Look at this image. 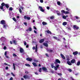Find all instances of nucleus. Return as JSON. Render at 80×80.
<instances>
[{"instance_id":"7","label":"nucleus","mask_w":80,"mask_h":80,"mask_svg":"<svg viewBox=\"0 0 80 80\" xmlns=\"http://www.w3.org/2000/svg\"><path fill=\"white\" fill-rule=\"evenodd\" d=\"M73 28L74 30H75V29H76V30H78V29L79 28V27H78V26H77L76 25H74L73 26Z\"/></svg>"},{"instance_id":"56","label":"nucleus","mask_w":80,"mask_h":80,"mask_svg":"<svg viewBox=\"0 0 80 80\" xmlns=\"http://www.w3.org/2000/svg\"><path fill=\"white\" fill-rule=\"evenodd\" d=\"M47 8L48 10H49L50 9V7L48 6L47 7Z\"/></svg>"},{"instance_id":"46","label":"nucleus","mask_w":80,"mask_h":80,"mask_svg":"<svg viewBox=\"0 0 80 80\" xmlns=\"http://www.w3.org/2000/svg\"><path fill=\"white\" fill-rule=\"evenodd\" d=\"M4 50H6L7 49V47L5 46H4L3 47Z\"/></svg>"},{"instance_id":"19","label":"nucleus","mask_w":80,"mask_h":80,"mask_svg":"<svg viewBox=\"0 0 80 80\" xmlns=\"http://www.w3.org/2000/svg\"><path fill=\"white\" fill-rule=\"evenodd\" d=\"M67 63H68V65H72L71 62L69 61H68L67 62Z\"/></svg>"},{"instance_id":"49","label":"nucleus","mask_w":80,"mask_h":80,"mask_svg":"<svg viewBox=\"0 0 80 80\" xmlns=\"http://www.w3.org/2000/svg\"><path fill=\"white\" fill-rule=\"evenodd\" d=\"M69 72H72V70L71 69H68Z\"/></svg>"},{"instance_id":"11","label":"nucleus","mask_w":80,"mask_h":80,"mask_svg":"<svg viewBox=\"0 0 80 80\" xmlns=\"http://www.w3.org/2000/svg\"><path fill=\"white\" fill-rule=\"evenodd\" d=\"M44 41H45V39H42L39 40V42L40 43H42L44 42Z\"/></svg>"},{"instance_id":"47","label":"nucleus","mask_w":80,"mask_h":80,"mask_svg":"<svg viewBox=\"0 0 80 80\" xmlns=\"http://www.w3.org/2000/svg\"><path fill=\"white\" fill-rule=\"evenodd\" d=\"M66 10H67L68 12H69V11H70V9L68 8H66Z\"/></svg>"},{"instance_id":"62","label":"nucleus","mask_w":80,"mask_h":80,"mask_svg":"<svg viewBox=\"0 0 80 80\" xmlns=\"http://www.w3.org/2000/svg\"><path fill=\"white\" fill-rule=\"evenodd\" d=\"M13 78L11 77L10 78V80H13Z\"/></svg>"},{"instance_id":"44","label":"nucleus","mask_w":80,"mask_h":80,"mask_svg":"<svg viewBox=\"0 0 80 80\" xmlns=\"http://www.w3.org/2000/svg\"><path fill=\"white\" fill-rule=\"evenodd\" d=\"M58 75H59L60 76H62V74L61 73H58Z\"/></svg>"},{"instance_id":"53","label":"nucleus","mask_w":80,"mask_h":80,"mask_svg":"<svg viewBox=\"0 0 80 80\" xmlns=\"http://www.w3.org/2000/svg\"><path fill=\"white\" fill-rule=\"evenodd\" d=\"M68 30H71V28H70V27H68Z\"/></svg>"},{"instance_id":"25","label":"nucleus","mask_w":80,"mask_h":80,"mask_svg":"<svg viewBox=\"0 0 80 80\" xmlns=\"http://www.w3.org/2000/svg\"><path fill=\"white\" fill-rule=\"evenodd\" d=\"M5 6L6 7V8H9V6L8 5V4H5Z\"/></svg>"},{"instance_id":"42","label":"nucleus","mask_w":80,"mask_h":80,"mask_svg":"<svg viewBox=\"0 0 80 80\" xmlns=\"http://www.w3.org/2000/svg\"><path fill=\"white\" fill-rule=\"evenodd\" d=\"M8 27L7 25V24L6 25H3V27L5 28H6V27Z\"/></svg>"},{"instance_id":"33","label":"nucleus","mask_w":80,"mask_h":80,"mask_svg":"<svg viewBox=\"0 0 80 80\" xmlns=\"http://www.w3.org/2000/svg\"><path fill=\"white\" fill-rule=\"evenodd\" d=\"M5 38L3 37H2L1 38V40H3V39H5Z\"/></svg>"},{"instance_id":"22","label":"nucleus","mask_w":80,"mask_h":80,"mask_svg":"<svg viewBox=\"0 0 80 80\" xmlns=\"http://www.w3.org/2000/svg\"><path fill=\"white\" fill-rule=\"evenodd\" d=\"M42 24L43 25H47V23L46 22H42Z\"/></svg>"},{"instance_id":"52","label":"nucleus","mask_w":80,"mask_h":80,"mask_svg":"<svg viewBox=\"0 0 80 80\" xmlns=\"http://www.w3.org/2000/svg\"><path fill=\"white\" fill-rule=\"evenodd\" d=\"M40 2H41V3H43V0H40Z\"/></svg>"},{"instance_id":"28","label":"nucleus","mask_w":80,"mask_h":80,"mask_svg":"<svg viewBox=\"0 0 80 80\" xmlns=\"http://www.w3.org/2000/svg\"><path fill=\"white\" fill-rule=\"evenodd\" d=\"M25 65L26 66V67H31V66H30V65L28 64H25Z\"/></svg>"},{"instance_id":"12","label":"nucleus","mask_w":80,"mask_h":80,"mask_svg":"<svg viewBox=\"0 0 80 80\" xmlns=\"http://www.w3.org/2000/svg\"><path fill=\"white\" fill-rule=\"evenodd\" d=\"M43 45L46 47H48V44L46 42L43 43Z\"/></svg>"},{"instance_id":"40","label":"nucleus","mask_w":80,"mask_h":80,"mask_svg":"<svg viewBox=\"0 0 80 80\" xmlns=\"http://www.w3.org/2000/svg\"><path fill=\"white\" fill-rule=\"evenodd\" d=\"M61 12H62V13H65V11L64 10H62L61 11Z\"/></svg>"},{"instance_id":"1","label":"nucleus","mask_w":80,"mask_h":80,"mask_svg":"<svg viewBox=\"0 0 80 80\" xmlns=\"http://www.w3.org/2000/svg\"><path fill=\"white\" fill-rule=\"evenodd\" d=\"M61 63V62L58 59H56L55 61L54 62V63L55 65H57L58 63Z\"/></svg>"},{"instance_id":"13","label":"nucleus","mask_w":80,"mask_h":80,"mask_svg":"<svg viewBox=\"0 0 80 80\" xmlns=\"http://www.w3.org/2000/svg\"><path fill=\"white\" fill-rule=\"evenodd\" d=\"M76 61H75V59H72L71 61V63H75Z\"/></svg>"},{"instance_id":"16","label":"nucleus","mask_w":80,"mask_h":80,"mask_svg":"<svg viewBox=\"0 0 80 80\" xmlns=\"http://www.w3.org/2000/svg\"><path fill=\"white\" fill-rule=\"evenodd\" d=\"M32 64L33 65V66H34V67H38V65H37V63H36L35 62H32Z\"/></svg>"},{"instance_id":"17","label":"nucleus","mask_w":80,"mask_h":80,"mask_svg":"<svg viewBox=\"0 0 80 80\" xmlns=\"http://www.w3.org/2000/svg\"><path fill=\"white\" fill-rule=\"evenodd\" d=\"M53 38H54L55 40H58V41H60V39L58 38H57V37H56L54 36L53 37Z\"/></svg>"},{"instance_id":"35","label":"nucleus","mask_w":80,"mask_h":80,"mask_svg":"<svg viewBox=\"0 0 80 80\" xmlns=\"http://www.w3.org/2000/svg\"><path fill=\"white\" fill-rule=\"evenodd\" d=\"M12 55L13 57H17V55H16V54L15 53L12 54Z\"/></svg>"},{"instance_id":"6","label":"nucleus","mask_w":80,"mask_h":80,"mask_svg":"<svg viewBox=\"0 0 80 80\" xmlns=\"http://www.w3.org/2000/svg\"><path fill=\"white\" fill-rule=\"evenodd\" d=\"M26 60H27L28 62H32V58H30L28 57L26 59Z\"/></svg>"},{"instance_id":"2","label":"nucleus","mask_w":80,"mask_h":80,"mask_svg":"<svg viewBox=\"0 0 80 80\" xmlns=\"http://www.w3.org/2000/svg\"><path fill=\"white\" fill-rule=\"evenodd\" d=\"M51 67L52 68H54V70H57V69H58V68H56L55 66H54V64H53V63H52L51 64Z\"/></svg>"},{"instance_id":"51","label":"nucleus","mask_w":80,"mask_h":80,"mask_svg":"<svg viewBox=\"0 0 80 80\" xmlns=\"http://www.w3.org/2000/svg\"><path fill=\"white\" fill-rule=\"evenodd\" d=\"M24 45H27V42L25 41H24Z\"/></svg>"},{"instance_id":"41","label":"nucleus","mask_w":80,"mask_h":80,"mask_svg":"<svg viewBox=\"0 0 80 80\" xmlns=\"http://www.w3.org/2000/svg\"><path fill=\"white\" fill-rule=\"evenodd\" d=\"M13 68L14 70H15V64L14 63H13Z\"/></svg>"},{"instance_id":"32","label":"nucleus","mask_w":80,"mask_h":80,"mask_svg":"<svg viewBox=\"0 0 80 80\" xmlns=\"http://www.w3.org/2000/svg\"><path fill=\"white\" fill-rule=\"evenodd\" d=\"M37 46H38L37 44L36 45V49H35L36 52H37V48H38Z\"/></svg>"},{"instance_id":"45","label":"nucleus","mask_w":80,"mask_h":80,"mask_svg":"<svg viewBox=\"0 0 80 80\" xmlns=\"http://www.w3.org/2000/svg\"><path fill=\"white\" fill-rule=\"evenodd\" d=\"M62 18H64V19H66V16H63Z\"/></svg>"},{"instance_id":"48","label":"nucleus","mask_w":80,"mask_h":80,"mask_svg":"<svg viewBox=\"0 0 80 80\" xmlns=\"http://www.w3.org/2000/svg\"><path fill=\"white\" fill-rule=\"evenodd\" d=\"M11 74L12 75V76H13V77H15V74H13V72H11Z\"/></svg>"},{"instance_id":"9","label":"nucleus","mask_w":80,"mask_h":80,"mask_svg":"<svg viewBox=\"0 0 80 80\" xmlns=\"http://www.w3.org/2000/svg\"><path fill=\"white\" fill-rule=\"evenodd\" d=\"M23 78H25V79H29V76L27 75H25L23 76Z\"/></svg>"},{"instance_id":"64","label":"nucleus","mask_w":80,"mask_h":80,"mask_svg":"<svg viewBox=\"0 0 80 80\" xmlns=\"http://www.w3.org/2000/svg\"><path fill=\"white\" fill-rule=\"evenodd\" d=\"M34 32L35 33H37V32L35 30H34Z\"/></svg>"},{"instance_id":"14","label":"nucleus","mask_w":80,"mask_h":80,"mask_svg":"<svg viewBox=\"0 0 80 80\" xmlns=\"http://www.w3.org/2000/svg\"><path fill=\"white\" fill-rule=\"evenodd\" d=\"M78 51H75L74 52H73L72 54L73 55H77L78 54Z\"/></svg>"},{"instance_id":"30","label":"nucleus","mask_w":80,"mask_h":80,"mask_svg":"<svg viewBox=\"0 0 80 80\" xmlns=\"http://www.w3.org/2000/svg\"><path fill=\"white\" fill-rule=\"evenodd\" d=\"M32 28L31 27H29L28 28V30H29V31H30V32H31V31H32Z\"/></svg>"},{"instance_id":"55","label":"nucleus","mask_w":80,"mask_h":80,"mask_svg":"<svg viewBox=\"0 0 80 80\" xmlns=\"http://www.w3.org/2000/svg\"><path fill=\"white\" fill-rule=\"evenodd\" d=\"M8 67L7 66L6 67V70H8Z\"/></svg>"},{"instance_id":"8","label":"nucleus","mask_w":80,"mask_h":80,"mask_svg":"<svg viewBox=\"0 0 80 80\" xmlns=\"http://www.w3.org/2000/svg\"><path fill=\"white\" fill-rule=\"evenodd\" d=\"M24 19H25V20H27V19L28 20H30V17H27L26 16H24Z\"/></svg>"},{"instance_id":"37","label":"nucleus","mask_w":80,"mask_h":80,"mask_svg":"<svg viewBox=\"0 0 80 80\" xmlns=\"http://www.w3.org/2000/svg\"><path fill=\"white\" fill-rule=\"evenodd\" d=\"M59 66H60V65H59V64H58L56 66V67L58 68H59Z\"/></svg>"},{"instance_id":"31","label":"nucleus","mask_w":80,"mask_h":80,"mask_svg":"<svg viewBox=\"0 0 80 80\" xmlns=\"http://www.w3.org/2000/svg\"><path fill=\"white\" fill-rule=\"evenodd\" d=\"M19 11L20 13H22V9L20 8H19Z\"/></svg>"},{"instance_id":"63","label":"nucleus","mask_w":80,"mask_h":80,"mask_svg":"<svg viewBox=\"0 0 80 80\" xmlns=\"http://www.w3.org/2000/svg\"><path fill=\"white\" fill-rule=\"evenodd\" d=\"M24 25H27V23L26 22H24Z\"/></svg>"},{"instance_id":"38","label":"nucleus","mask_w":80,"mask_h":80,"mask_svg":"<svg viewBox=\"0 0 80 80\" xmlns=\"http://www.w3.org/2000/svg\"><path fill=\"white\" fill-rule=\"evenodd\" d=\"M4 55H5V56H7V51L5 52Z\"/></svg>"},{"instance_id":"29","label":"nucleus","mask_w":80,"mask_h":80,"mask_svg":"<svg viewBox=\"0 0 80 80\" xmlns=\"http://www.w3.org/2000/svg\"><path fill=\"white\" fill-rule=\"evenodd\" d=\"M57 4H58V5H61V3H60V1H58L57 2Z\"/></svg>"},{"instance_id":"15","label":"nucleus","mask_w":80,"mask_h":80,"mask_svg":"<svg viewBox=\"0 0 80 80\" xmlns=\"http://www.w3.org/2000/svg\"><path fill=\"white\" fill-rule=\"evenodd\" d=\"M61 57L62 58L65 60V57L64 56V55H63L62 54H61Z\"/></svg>"},{"instance_id":"3","label":"nucleus","mask_w":80,"mask_h":80,"mask_svg":"<svg viewBox=\"0 0 80 80\" xmlns=\"http://www.w3.org/2000/svg\"><path fill=\"white\" fill-rule=\"evenodd\" d=\"M5 3L4 2H2L1 4V6L0 7V9H1V10H3V7L5 6Z\"/></svg>"},{"instance_id":"60","label":"nucleus","mask_w":80,"mask_h":80,"mask_svg":"<svg viewBox=\"0 0 80 80\" xmlns=\"http://www.w3.org/2000/svg\"><path fill=\"white\" fill-rule=\"evenodd\" d=\"M29 46L28 45H26V48H28Z\"/></svg>"},{"instance_id":"54","label":"nucleus","mask_w":80,"mask_h":80,"mask_svg":"<svg viewBox=\"0 0 80 80\" xmlns=\"http://www.w3.org/2000/svg\"><path fill=\"white\" fill-rule=\"evenodd\" d=\"M33 28H34V29H35V30H37V28H36V27L35 26H34L33 27Z\"/></svg>"},{"instance_id":"36","label":"nucleus","mask_w":80,"mask_h":80,"mask_svg":"<svg viewBox=\"0 0 80 80\" xmlns=\"http://www.w3.org/2000/svg\"><path fill=\"white\" fill-rule=\"evenodd\" d=\"M12 19L14 22H17V20H16V18H12Z\"/></svg>"},{"instance_id":"59","label":"nucleus","mask_w":80,"mask_h":80,"mask_svg":"<svg viewBox=\"0 0 80 80\" xmlns=\"http://www.w3.org/2000/svg\"><path fill=\"white\" fill-rule=\"evenodd\" d=\"M46 56H47V57H49V56H48V54H47V53L46 54Z\"/></svg>"},{"instance_id":"10","label":"nucleus","mask_w":80,"mask_h":80,"mask_svg":"<svg viewBox=\"0 0 80 80\" xmlns=\"http://www.w3.org/2000/svg\"><path fill=\"white\" fill-rule=\"evenodd\" d=\"M39 8L40 9V11H41V12H43L44 11H45V10L42 8V7L41 6H39Z\"/></svg>"},{"instance_id":"27","label":"nucleus","mask_w":80,"mask_h":80,"mask_svg":"<svg viewBox=\"0 0 80 80\" xmlns=\"http://www.w3.org/2000/svg\"><path fill=\"white\" fill-rule=\"evenodd\" d=\"M67 24V22H64L63 23H62V25H66Z\"/></svg>"},{"instance_id":"24","label":"nucleus","mask_w":80,"mask_h":80,"mask_svg":"<svg viewBox=\"0 0 80 80\" xmlns=\"http://www.w3.org/2000/svg\"><path fill=\"white\" fill-rule=\"evenodd\" d=\"M47 32L48 33H49V34H50V35L52 34V32H50V31H49V30H48Z\"/></svg>"},{"instance_id":"61","label":"nucleus","mask_w":80,"mask_h":80,"mask_svg":"<svg viewBox=\"0 0 80 80\" xmlns=\"http://www.w3.org/2000/svg\"><path fill=\"white\" fill-rule=\"evenodd\" d=\"M67 60L68 61H69V60H70V58H67Z\"/></svg>"},{"instance_id":"20","label":"nucleus","mask_w":80,"mask_h":80,"mask_svg":"<svg viewBox=\"0 0 80 80\" xmlns=\"http://www.w3.org/2000/svg\"><path fill=\"white\" fill-rule=\"evenodd\" d=\"M47 52H50L51 53H52V52H53V50L52 49H48L47 50Z\"/></svg>"},{"instance_id":"58","label":"nucleus","mask_w":80,"mask_h":80,"mask_svg":"<svg viewBox=\"0 0 80 80\" xmlns=\"http://www.w3.org/2000/svg\"><path fill=\"white\" fill-rule=\"evenodd\" d=\"M32 49L33 50H35V46L33 47V48H32Z\"/></svg>"},{"instance_id":"39","label":"nucleus","mask_w":80,"mask_h":80,"mask_svg":"<svg viewBox=\"0 0 80 80\" xmlns=\"http://www.w3.org/2000/svg\"><path fill=\"white\" fill-rule=\"evenodd\" d=\"M39 72H42V68H39Z\"/></svg>"},{"instance_id":"5","label":"nucleus","mask_w":80,"mask_h":80,"mask_svg":"<svg viewBox=\"0 0 80 80\" xmlns=\"http://www.w3.org/2000/svg\"><path fill=\"white\" fill-rule=\"evenodd\" d=\"M0 23L1 24H2V25H5V24H6V22H5V21L4 20H2L1 21Z\"/></svg>"},{"instance_id":"26","label":"nucleus","mask_w":80,"mask_h":80,"mask_svg":"<svg viewBox=\"0 0 80 80\" xmlns=\"http://www.w3.org/2000/svg\"><path fill=\"white\" fill-rule=\"evenodd\" d=\"M80 65V61H78L77 62V66H79Z\"/></svg>"},{"instance_id":"18","label":"nucleus","mask_w":80,"mask_h":80,"mask_svg":"<svg viewBox=\"0 0 80 80\" xmlns=\"http://www.w3.org/2000/svg\"><path fill=\"white\" fill-rule=\"evenodd\" d=\"M20 53H23V52H24L23 49V48H20Z\"/></svg>"},{"instance_id":"21","label":"nucleus","mask_w":80,"mask_h":80,"mask_svg":"<svg viewBox=\"0 0 80 80\" xmlns=\"http://www.w3.org/2000/svg\"><path fill=\"white\" fill-rule=\"evenodd\" d=\"M12 42H13L14 44H15V45H17V41L15 40H13Z\"/></svg>"},{"instance_id":"50","label":"nucleus","mask_w":80,"mask_h":80,"mask_svg":"<svg viewBox=\"0 0 80 80\" xmlns=\"http://www.w3.org/2000/svg\"><path fill=\"white\" fill-rule=\"evenodd\" d=\"M65 13L66 14H68V13H69V12L68 11L65 12Z\"/></svg>"},{"instance_id":"34","label":"nucleus","mask_w":80,"mask_h":80,"mask_svg":"<svg viewBox=\"0 0 80 80\" xmlns=\"http://www.w3.org/2000/svg\"><path fill=\"white\" fill-rule=\"evenodd\" d=\"M9 10L10 11H12V10H13V8L12 7L10 8L9 9Z\"/></svg>"},{"instance_id":"23","label":"nucleus","mask_w":80,"mask_h":80,"mask_svg":"<svg viewBox=\"0 0 80 80\" xmlns=\"http://www.w3.org/2000/svg\"><path fill=\"white\" fill-rule=\"evenodd\" d=\"M57 12H57V15H58L59 16H60V15H61V13H60L59 11H57Z\"/></svg>"},{"instance_id":"57","label":"nucleus","mask_w":80,"mask_h":80,"mask_svg":"<svg viewBox=\"0 0 80 80\" xmlns=\"http://www.w3.org/2000/svg\"><path fill=\"white\" fill-rule=\"evenodd\" d=\"M35 74H36V75H38V72H35Z\"/></svg>"},{"instance_id":"4","label":"nucleus","mask_w":80,"mask_h":80,"mask_svg":"<svg viewBox=\"0 0 80 80\" xmlns=\"http://www.w3.org/2000/svg\"><path fill=\"white\" fill-rule=\"evenodd\" d=\"M42 70L43 71L46 72H48V69L45 67H43L42 68Z\"/></svg>"},{"instance_id":"43","label":"nucleus","mask_w":80,"mask_h":80,"mask_svg":"<svg viewBox=\"0 0 80 80\" xmlns=\"http://www.w3.org/2000/svg\"><path fill=\"white\" fill-rule=\"evenodd\" d=\"M50 19H53V18H54V17L53 16H52L50 17Z\"/></svg>"}]
</instances>
